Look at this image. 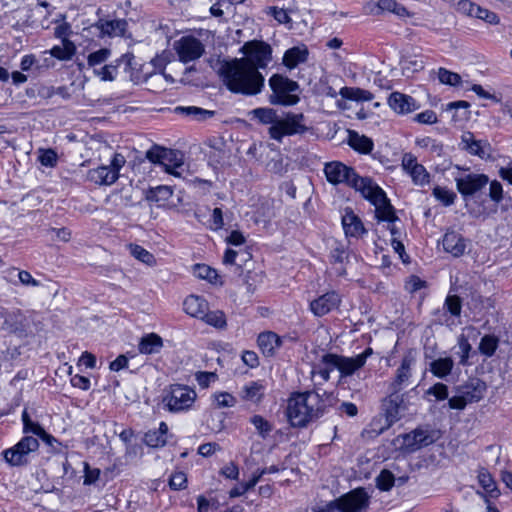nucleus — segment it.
<instances>
[{
  "instance_id": "nucleus-59",
  "label": "nucleus",
  "mask_w": 512,
  "mask_h": 512,
  "mask_svg": "<svg viewBox=\"0 0 512 512\" xmlns=\"http://www.w3.org/2000/svg\"><path fill=\"white\" fill-rule=\"evenodd\" d=\"M117 71V65H105L99 70H94V72L101 78L103 81H112L115 78V74Z\"/></svg>"
},
{
  "instance_id": "nucleus-55",
  "label": "nucleus",
  "mask_w": 512,
  "mask_h": 512,
  "mask_svg": "<svg viewBox=\"0 0 512 512\" xmlns=\"http://www.w3.org/2000/svg\"><path fill=\"white\" fill-rule=\"evenodd\" d=\"M218 408L233 407L236 404L235 397L228 392H221L214 395Z\"/></svg>"
},
{
  "instance_id": "nucleus-5",
  "label": "nucleus",
  "mask_w": 512,
  "mask_h": 512,
  "mask_svg": "<svg viewBox=\"0 0 512 512\" xmlns=\"http://www.w3.org/2000/svg\"><path fill=\"white\" fill-rule=\"evenodd\" d=\"M308 131L305 116L302 113L288 112L284 118H279L275 126H270L269 136L281 142L284 136L304 134Z\"/></svg>"
},
{
  "instance_id": "nucleus-49",
  "label": "nucleus",
  "mask_w": 512,
  "mask_h": 512,
  "mask_svg": "<svg viewBox=\"0 0 512 512\" xmlns=\"http://www.w3.org/2000/svg\"><path fill=\"white\" fill-rule=\"evenodd\" d=\"M111 51L107 48L99 49L88 56V65L94 67L104 63L110 56Z\"/></svg>"
},
{
  "instance_id": "nucleus-37",
  "label": "nucleus",
  "mask_w": 512,
  "mask_h": 512,
  "mask_svg": "<svg viewBox=\"0 0 512 512\" xmlns=\"http://www.w3.org/2000/svg\"><path fill=\"white\" fill-rule=\"evenodd\" d=\"M76 52L74 43L68 39H64L62 46H54L50 50V54L59 60H70Z\"/></svg>"
},
{
  "instance_id": "nucleus-41",
  "label": "nucleus",
  "mask_w": 512,
  "mask_h": 512,
  "mask_svg": "<svg viewBox=\"0 0 512 512\" xmlns=\"http://www.w3.org/2000/svg\"><path fill=\"white\" fill-rule=\"evenodd\" d=\"M129 250L131 255L137 260L145 263L149 266H152L156 263L155 257L149 251L144 249L142 246L137 244H130Z\"/></svg>"
},
{
  "instance_id": "nucleus-39",
  "label": "nucleus",
  "mask_w": 512,
  "mask_h": 512,
  "mask_svg": "<svg viewBox=\"0 0 512 512\" xmlns=\"http://www.w3.org/2000/svg\"><path fill=\"white\" fill-rule=\"evenodd\" d=\"M340 95L343 98L357 101H370L373 98L372 93L360 88L343 87L340 90Z\"/></svg>"
},
{
  "instance_id": "nucleus-64",
  "label": "nucleus",
  "mask_w": 512,
  "mask_h": 512,
  "mask_svg": "<svg viewBox=\"0 0 512 512\" xmlns=\"http://www.w3.org/2000/svg\"><path fill=\"white\" fill-rule=\"evenodd\" d=\"M415 120L421 124H434L437 122V115L433 110H425L417 114Z\"/></svg>"
},
{
  "instance_id": "nucleus-26",
  "label": "nucleus",
  "mask_w": 512,
  "mask_h": 512,
  "mask_svg": "<svg viewBox=\"0 0 512 512\" xmlns=\"http://www.w3.org/2000/svg\"><path fill=\"white\" fill-rule=\"evenodd\" d=\"M87 178L97 185H112L118 180L117 174L107 165L90 169Z\"/></svg>"
},
{
  "instance_id": "nucleus-4",
  "label": "nucleus",
  "mask_w": 512,
  "mask_h": 512,
  "mask_svg": "<svg viewBox=\"0 0 512 512\" xmlns=\"http://www.w3.org/2000/svg\"><path fill=\"white\" fill-rule=\"evenodd\" d=\"M269 86L272 90L269 101L273 105L293 106L300 101L299 84L286 76L272 75L269 79Z\"/></svg>"
},
{
  "instance_id": "nucleus-19",
  "label": "nucleus",
  "mask_w": 512,
  "mask_h": 512,
  "mask_svg": "<svg viewBox=\"0 0 512 512\" xmlns=\"http://www.w3.org/2000/svg\"><path fill=\"white\" fill-rule=\"evenodd\" d=\"M172 155V150L154 145L151 149L146 152V158L153 162L164 166L167 173L180 177V173L176 170L179 168V163H175L173 166L165 162L167 157Z\"/></svg>"
},
{
  "instance_id": "nucleus-42",
  "label": "nucleus",
  "mask_w": 512,
  "mask_h": 512,
  "mask_svg": "<svg viewBox=\"0 0 512 512\" xmlns=\"http://www.w3.org/2000/svg\"><path fill=\"white\" fill-rule=\"evenodd\" d=\"M206 324L215 328H224L226 326L225 314L222 311H205L204 317L201 318Z\"/></svg>"
},
{
  "instance_id": "nucleus-56",
  "label": "nucleus",
  "mask_w": 512,
  "mask_h": 512,
  "mask_svg": "<svg viewBox=\"0 0 512 512\" xmlns=\"http://www.w3.org/2000/svg\"><path fill=\"white\" fill-rule=\"evenodd\" d=\"M340 357L341 355L332 353L324 354L321 358V364L324 368L329 369V373L334 369H337L339 371L340 365H336V362H340Z\"/></svg>"
},
{
  "instance_id": "nucleus-23",
  "label": "nucleus",
  "mask_w": 512,
  "mask_h": 512,
  "mask_svg": "<svg viewBox=\"0 0 512 512\" xmlns=\"http://www.w3.org/2000/svg\"><path fill=\"white\" fill-rule=\"evenodd\" d=\"M486 385L479 379H471L466 384L459 387V393H462L466 398V402L473 403L478 402L483 398Z\"/></svg>"
},
{
  "instance_id": "nucleus-22",
  "label": "nucleus",
  "mask_w": 512,
  "mask_h": 512,
  "mask_svg": "<svg viewBox=\"0 0 512 512\" xmlns=\"http://www.w3.org/2000/svg\"><path fill=\"white\" fill-rule=\"evenodd\" d=\"M388 104L395 112L405 114L416 109L415 100L406 94L393 92L388 98Z\"/></svg>"
},
{
  "instance_id": "nucleus-24",
  "label": "nucleus",
  "mask_w": 512,
  "mask_h": 512,
  "mask_svg": "<svg viewBox=\"0 0 512 512\" xmlns=\"http://www.w3.org/2000/svg\"><path fill=\"white\" fill-rule=\"evenodd\" d=\"M128 23L124 19L114 20H100L97 27L101 34L109 37L124 36L127 30Z\"/></svg>"
},
{
  "instance_id": "nucleus-12",
  "label": "nucleus",
  "mask_w": 512,
  "mask_h": 512,
  "mask_svg": "<svg viewBox=\"0 0 512 512\" xmlns=\"http://www.w3.org/2000/svg\"><path fill=\"white\" fill-rule=\"evenodd\" d=\"M405 394L389 391V395L383 400L382 406L389 425L400 420L407 411Z\"/></svg>"
},
{
  "instance_id": "nucleus-28",
  "label": "nucleus",
  "mask_w": 512,
  "mask_h": 512,
  "mask_svg": "<svg viewBox=\"0 0 512 512\" xmlns=\"http://www.w3.org/2000/svg\"><path fill=\"white\" fill-rule=\"evenodd\" d=\"M308 54V49L304 45L292 47L284 53L283 64L287 68L293 69L300 63L306 62Z\"/></svg>"
},
{
  "instance_id": "nucleus-33",
  "label": "nucleus",
  "mask_w": 512,
  "mask_h": 512,
  "mask_svg": "<svg viewBox=\"0 0 512 512\" xmlns=\"http://www.w3.org/2000/svg\"><path fill=\"white\" fill-rule=\"evenodd\" d=\"M454 367V362L450 357L439 358L430 363L431 373L438 378L447 377Z\"/></svg>"
},
{
  "instance_id": "nucleus-11",
  "label": "nucleus",
  "mask_w": 512,
  "mask_h": 512,
  "mask_svg": "<svg viewBox=\"0 0 512 512\" xmlns=\"http://www.w3.org/2000/svg\"><path fill=\"white\" fill-rule=\"evenodd\" d=\"M241 51L247 56L246 59L250 60L253 66L259 68H266L272 58V49L270 45L263 41H249L246 42Z\"/></svg>"
},
{
  "instance_id": "nucleus-60",
  "label": "nucleus",
  "mask_w": 512,
  "mask_h": 512,
  "mask_svg": "<svg viewBox=\"0 0 512 512\" xmlns=\"http://www.w3.org/2000/svg\"><path fill=\"white\" fill-rule=\"evenodd\" d=\"M268 14H271L276 21H278L280 24H286L291 21L289 15L287 12L282 9L275 6L268 8Z\"/></svg>"
},
{
  "instance_id": "nucleus-36",
  "label": "nucleus",
  "mask_w": 512,
  "mask_h": 512,
  "mask_svg": "<svg viewBox=\"0 0 512 512\" xmlns=\"http://www.w3.org/2000/svg\"><path fill=\"white\" fill-rule=\"evenodd\" d=\"M250 114L264 125L275 126L279 120L277 112L272 108H256Z\"/></svg>"
},
{
  "instance_id": "nucleus-61",
  "label": "nucleus",
  "mask_w": 512,
  "mask_h": 512,
  "mask_svg": "<svg viewBox=\"0 0 512 512\" xmlns=\"http://www.w3.org/2000/svg\"><path fill=\"white\" fill-rule=\"evenodd\" d=\"M39 161L44 166L54 167L57 163V154L52 149L45 150L39 156Z\"/></svg>"
},
{
  "instance_id": "nucleus-9",
  "label": "nucleus",
  "mask_w": 512,
  "mask_h": 512,
  "mask_svg": "<svg viewBox=\"0 0 512 512\" xmlns=\"http://www.w3.org/2000/svg\"><path fill=\"white\" fill-rule=\"evenodd\" d=\"M369 502L370 497L364 488H356L334 500L340 512H365Z\"/></svg>"
},
{
  "instance_id": "nucleus-58",
  "label": "nucleus",
  "mask_w": 512,
  "mask_h": 512,
  "mask_svg": "<svg viewBox=\"0 0 512 512\" xmlns=\"http://www.w3.org/2000/svg\"><path fill=\"white\" fill-rule=\"evenodd\" d=\"M426 393L433 395L437 400H444L448 397V387L439 382L430 387Z\"/></svg>"
},
{
  "instance_id": "nucleus-27",
  "label": "nucleus",
  "mask_w": 512,
  "mask_h": 512,
  "mask_svg": "<svg viewBox=\"0 0 512 512\" xmlns=\"http://www.w3.org/2000/svg\"><path fill=\"white\" fill-rule=\"evenodd\" d=\"M183 307L188 315L201 320L208 310V303L203 297L190 295L184 300Z\"/></svg>"
},
{
  "instance_id": "nucleus-45",
  "label": "nucleus",
  "mask_w": 512,
  "mask_h": 512,
  "mask_svg": "<svg viewBox=\"0 0 512 512\" xmlns=\"http://www.w3.org/2000/svg\"><path fill=\"white\" fill-rule=\"evenodd\" d=\"M250 422L258 431L262 438H266L272 431V425L261 415H254L250 418Z\"/></svg>"
},
{
  "instance_id": "nucleus-47",
  "label": "nucleus",
  "mask_w": 512,
  "mask_h": 512,
  "mask_svg": "<svg viewBox=\"0 0 512 512\" xmlns=\"http://www.w3.org/2000/svg\"><path fill=\"white\" fill-rule=\"evenodd\" d=\"M438 79L442 84L457 86L461 83V76L445 68H439Z\"/></svg>"
},
{
  "instance_id": "nucleus-14",
  "label": "nucleus",
  "mask_w": 512,
  "mask_h": 512,
  "mask_svg": "<svg viewBox=\"0 0 512 512\" xmlns=\"http://www.w3.org/2000/svg\"><path fill=\"white\" fill-rule=\"evenodd\" d=\"M455 182L458 192L466 198L482 190L488 184L489 178L485 174L469 173L456 177Z\"/></svg>"
},
{
  "instance_id": "nucleus-50",
  "label": "nucleus",
  "mask_w": 512,
  "mask_h": 512,
  "mask_svg": "<svg viewBox=\"0 0 512 512\" xmlns=\"http://www.w3.org/2000/svg\"><path fill=\"white\" fill-rule=\"evenodd\" d=\"M445 307L453 316H460L461 314V299L457 295H448L445 300Z\"/></svg>"
},
{
  "instance_id": "nucleus-31",
  "label": "nucleus",
  "mask_w": 512,
  "mask_h": 512,
  "mask_svg": "<svg viewBox=\"0 0 512 512\" xmlns=\"http://www.w3.org/2000/svg\"><path fill=\"white\" fill-rule=\"evenodd\" d=\"M348 144L355 151L360 153H370L373 149V141L365 135H360L354 130L348 131Z\"/></svg>"
},
{
  "instance_id": "nucleus-18",
  "label": "nucleus",
  "mask_w": 512,
  "mask_h": 512,
  "mask_svg": "<svg viewBox=\"0 0 512 512\" xmlns=\"http://www.w3.org/2000/svg\"><path fill=\"white\" fill-rule=\"evenodd\" d=\"M461 144L463 145V149L471 155L478 156L481 159L490 156V144L487 141L476 140L471 132L462 135Z\"/></svg>"
},
{
  "instance_id": "nucleus-57",
  "label": "nucleus",
  "mask_w": 512,
  "mask_h": 512,
  "mask_svg": "<svg viewBox=\"0 0 512 512\" xmlns=\"http://www.w3.org/2000/svg\"><path fill=\"white\" fill-rule=\"evenodd\" d=\"M187 114L193 115L198 120H205L208 118H211L215 115V111L212 110H206L199 107H187L184 109Z\"/></svg>"
},
{
  "instance_id": "nucleus-43",
  "label": "nucleus",
  "mask_w": 512,
  "mask_h": 512,
  "mask_svg": "<svg viewBox=\"0 0 512 512\" xmlns=\"http://www.w3.org/2000/svg\"><path fill=\"white\" fill-rule=\"evenodd\" d=\"M415 185L424 186L430 182V174L421 164L414 166V169L408 173Z\"/></svg>"
},
{
  "instance_id": "nucleus-51",
  "label": "nucleus",
  "mask_w": 512,
  "mask_h": 512,
  "mask_svg": "<svg viewBox=\"0 0 512 512\" xmlns=\"http://www.w3.org/2000/svg\"><path fill=\"white\" fill-rule=\"evenodd\" d=\"M144 441L150 447L164 446L167 442L166 437L156 431H148L145 434Z\"/></svg>"
},
{
  "instance_id": "nucleus-63",
  "label": "nucleus",
  "mask_w": 512,
  "mask_h": 512,
  "mask_svg": "<svg viewBox=\"0 0 512 512\" xmlns=\"http://www.w3.org/2000/svg\"><path fill=\"white\" fill-rule=\"evenodd\" d=\"M196 380L202 388H207L212 381H215L217 375L214 372H197Z\"/></svg>"
},
{
  "instance_id": "nucleus-52",
  "label": "nucleus",
  "mask_w": 512,
  "mask_h": 512,
  "mask_svg": "<svg viewBox=\"0 0 512 512\" xmlns=\"http://www.w3.org/2000/svg\"><path fill=\"white\" fill-rule=\"evenodd\" d=\"M472 17L484 20L489 24H497L499 22V17L497 16L496 13L489 11L488 9L482 8L479 5Z\"/></svg>"
},
{
  "instance_id": "nucleus-32",
  "label": "nucleus",
  "mask_w": 512,
  "mask_h": 512,
  "mask_svg": "<svg viewBox=\"0 0 512 512\" xmlns=\"http://www.w3.org/2000/svg\"><path fill=\"white\" fill-rule=\"evenodd\" d=\"M264 396V386L257 381H252L245 385L241 392V397L245 401L259 403Z\"/></svg>"
},
{
  "instance_id": "nucleus-17",
  "label": "nucleus",
  "mask_w": 512,
  "mask_h": 512,
  "mask_svg": "<svg viewBox=\"0 0 512 512\" xmlns=\"http://www.w3.org/2000/svg\"><path fill=\"white\" fill-rule=\"evenodd\" d=\"M341 302L340 296L335 291L327 292L311 301L310 310L318 317L324 316L337 308Z\"/></svg>"
},
{
  "instance_id": "nucleus-16",
  "label": "nucleus",
  "mask_w": 512,
  "mask_h": 512,
  "mask_svg": "<svg viewBox=\"0 0 512 512\" xmlns=\"http://www.w3.org/2000/svg\"><path fill=\"white\" fill-rule=\"evenodd\" d=\"M0 317L3 319L0 329L7 333H23L26 330V317L19 309L2 310Z\"/></svg>"
},
{
  "instance_id": "nucleus-20",
  "label": "nucleus",
  "mask_w": 512,
  "mask_h": 512,
  "mask_svg": "<svg viewBox=\"0 0 512 512\" xmlns=\"http://www.w3.org/2000/svg\"><path fill=\"white\" fill-rule=\"evenodd\" d=\"M342 226L347 237L358 238L366 232L361 219L351 209L345 210V214L342 216Z\"/></svg>"
},
{
  "instance_id": "nucleus-1",
  "label": "nucleus",
  "mask_w": 512,
  "mask_h": 512,
  "mask_svg": "<svg viewBox=\"0 0 512 512\" xmlns=\"http://www.w3.org/2000/svg\"><path fill=\"white\" fill-rule=\"evenodd\" d=\"M324 174L330 184H345L360 192L365 199L374 205L376 217L379 221L394 223L398 220L385 192L371 178L360 177L352 167L340 161L326 163Z\"/></svg>"
},
{
  "instance_id": "nucleus-6",
  "label": "nucleus",
  "mask_w": 512,
  "mask_h": 512,
  "mask_svg": "<svg viewBox=\"0 0 512 512\" xmlns=\"http://www.w3.org/2000/svg\"><path fill=\"white\" fill-rule=\"evenodd\" d=\"M194 389L186 385L173 384L163 401L170 412H182L190 409L196 400Z\"/></svg>"
},
{
  "instance_id": "nucleus-3",
  "label": "nucleus",
  "mask_w": 512,
  "mask_h": 512,
  "mask_svg": "<svg viewBox=\"0 0 512 512\" xmlns=\"http://www.w3.org/2000/svg\"><path fill=\"white\" fill-rule=\"evenodd\" d=\"M334 396L320 390L307 391L291 396L287 405V417L293 427H305L321 417L333 404Z\"/></svg>"
},
{
  "instance_id": "nucleus-15",
  "label": "nucleus",
  "mask_w": 512,
  "mask_h": 512,
  "mask_svg": "<svg viewBox=\"0 0 512 512\" xmlns=\"http://www.w3.org/2000/svg\"><path fill=\"white\" fill-rule=\"evenodd\" d=\"M372 354V348L368 347L362 353L354 357H346L341 355L340 362H336V365H340V378L343 379L345 377L353 375L356 371H358L365 365L367 359Z\"/></svg>"
},
{
  "instance_id": "nucleus-38",
  "label": "nucleus",
  "mask_w": 512,
  "mask_h": 512,
  "mask_svg": "<svg viewBox=\"0 0 512 512\" xmlns=\"http://www.w3.org/2000/svg\"><path fill=\"white\" fill-rule=\"evenodd\" d=\"M382 11H389L402 15L406 12V9L404 6L399 5L396 0H379L370 10L373 14H379Z\"/></svg>"
},
{
  "instance_id": "nucleus-7",
  "label": "nucleus",
  "mask_w": 512,
  "mask_h": 512,
  "mask_svg": "<svg viewBox=\"0 0 512 512\" xmlns=\"http://www.w3.org/2000/svg\"><path fill=\"white\" fill-rule=\"evenodd\" d=\"M39 448L37 438L33 436L23 437L13 447L3 451V457L10 466H24L28 464L29 457Z\"/></svg>"
},
{
  "instance_id": "nucleus-34",
  "label": "nucleus",
  "mask_w": 512,
  "mask_h": 512,
  "mask_svg": "<svg viewBox=\"0 0 512 512\" xmlns=\"http://www.w3.org/2000/svg\"><path fill=\"white\" fill-rule=\"evenodd\" d=\"M173 190L170 186L160 185L145 192V199L150 202H164L171 198Z\"/></svg>"
},
{
  "instance_id": "nucleus-62",
  "label": "nucleus",
  "mask_w": 512,
  "mask_h": 512,
  "mask_svg": "<svg viewBox=\"0 0 512 512\" xmlns=\"http://www.w3.org/2000/svg\"><path fill=\"white\" fill-rule=\"evenodd\" d=\"M489 197L496 203H499L503 199V189L500 182L494 180L490 183Z\"/></svg>"
},
{
  "instance_id": "nucleus-2",
  "label": "nucleus",
  "mask_w": 512,
  "mask_h": 512,
  "mask_svg": "<svg viewBox=\"0 0 512 512\" xmlns=\"http://www.w3.org/2000/svg\"><path fill=\"white\" fill-rule=\"evenodd\" d=\"M217 73L227 89L242 95H256L264 86V77L246 58L219 63Z\"/></svg>"
},
{
  "instance_id": "nucleus-25",
  "label": "nucleus",
  "mask_w": 512,
  "mask_h": 512,
  "mask_svg": "<svg viewBox=\"0 0 512 512\" xmlns=\"http://www.w3.org/2000/svg\"><path fill=\"white\" fill-rule=\"evenodd\" d=\"M257 342L260 350L267 357L273 356L276 349H278L282 344L281 338L271 331L259 334Z\"/></svg>"
},
{
  "instance_id": "nucleus-29",
  "label": "nucleus",
  "mask_w": 512,
  "mask_h": 512,
  "mask_svg": "<svg viewBox=\"0 0 512 512\" xmlns=\"http://www.w3.org/2000/svg\"><path fill=\"white\" fill-rule=\"evenodd\" d=\"M163 347L162 338L156 333H149L143 336L138 344V350L142 354H157Z\"/></svg>"
},
{
  "instance_id": "nucleus-46",
  "label": "nucleus",
  "mask_w": 512,
  "mask_h": 512,
  "mask_svg": "<svg viewBox=\"0 0 512 512\" xmlns=\"http://www.w3.org/2000/svg\"><path fill=\"white\" fill-rule=\"evenodd\" d=\"M194 274L201 279H205L210 283H216L218 274L216 270L205 264H197L194 268Z\"/></svg>"
},
{
  "instance_id": "nucleus-44",
  "label": "nucleus",
  "mask_w": 512,
  "mask_h": 512,
  "mask_svg": "<svg viewBox=\"0 0 512 512\" xmlns=\"http://www.w3.org/2000/svg\"><path fill=\"white\" fill-rule=\"evenodd\" d=\"M434 197L445 206H450L456 199V194L445 187L436 186L433 189Z\"/></svg>"
},
{
  "instance_id": "nucleus-13",
  "label": "nucleus",
  "mask_w": 512,
  "mask_h": 512,
  "mask_svg": "<svg viewBox=\"0 0 512 512\" xmlns=\"http://www.w3.org/2000/svg\"><path fill=\"white\" fill-rule=\"evenodd\" d=\"M415 364V357L412 352H408L401 360L400 366L395 372L393 380L390 382L388 390L401 392L410 384L412 377V367Z\"/></svg>"
},
{
  "instance_id": "nucleus-8",
  "label": "nucleus",
  "mask_w": 512,
  "mask_h": 512,
  "mask_svg": "<svg viewBox=\"0 0 512 512\" xmlns=\"http://www.w3.org/2000/svg\"><path fill=\"white\" fill-rule=\"evenodd\" d=\"M440 438L439 431L428 426L418 427L413 431L402 435V448L407 452H415L429 446Z\"/></svg>"
},
{
  "instance_id": "nucleus-21",
  "label": "nucleus",
  "mask_w": 512,
  "mask_h": 512,
  "mask_svg": "<svg viewBox=\"0 0 512 512\" xmlns=\"http://www.w3.org/2000/svg\"><path fill=\"white\" fill-rule=\"evenodd\" d=\"M442 244L444 250L452 254L454 257L463 255L466 249V241L464 237L455 231L446 232L443 237Z\"/></svg>"
},
{
  "instance_id": "nucleus-30",
  "label": "nucleus",
  "mask_w": 512,
  "mask_h": 512,
  "mask_svg": "<svg viewBox=\"0 0 512 512\" xmlns=\"http://www.w3.org/2000/svg\"><path fill=\"white\" fill-rule=\"evenodd\" d=\"M477 478H478V482H479L480 486L485 491V494H484L485 499H488V498L495 499V498L499 497L500 490L498 489L492 475L488 472L487 469H485V468L479 469Z\"/></svg>"
},
{
  "instance_id": "nucleus-54",
  "label": "nucleus",
  "mask_w": 512,
  "mask_h": 512,
  "mask_svg": "<svg viewBox=\"0 0 512 512\" xmlns=\"http://www.w3.org/2000/svg\"><path fill=\"white\" fill-rule=\"evenodd\" d=\"M187 477L184 472H175L170 476L169 486L173 490H182L186 487Z\"/></svg>"
},
{
  "instance_id": "nucleus-35",
  "label": "nucleus",
  "mask_w": 512,
  "mask_h": 512,
  "mask_svg": "<svg viewBox=\"0 0 512 512\" xmlns=\"http://www.w3.org/2000/svg\"><path fill=\"white\" fill-rule=\"evenodd\" d=\"M349 253L342 244H337L330 253V259L333 264H339L340 266L336 269L339 276L346 275V268L344 263L348 260Z\"/></svg>"
},
{
  "instance_id": "nucleus-53",
  "label": "nucleus",
  "mask_w": 512,
  "mask_h": 512,
  "mask_svg": "<svg viewBox=\"0 0 512 512\" xmlns=\"http://www.w3.org/2000/svg\"><path fill=\"white\" fill-rule=\"evenodd\" d=\"M311 374L312 379L318 384L327 382L330 379L329 369L324 368L321 363L313 367Z\"/></svg>"
},
{
  "instance_id": "nucleus-40",
  "label": "nucleus",
  "mask_w": 512,
  "mask_h": 512,
  "mask_svg": "<svg viewBox=\"0 0 512 512\" xmlns=\"http://www.w3.org/2000/svg\"><path fill=\"white\" fill-rule=\"evenodd\" d=\"M499 344V339L495 335H485L479 343V351L481 354L491 357L494 355Z\"/></svg>"
},
{
  "instance_id": "nucleus-48",
  "label": "nucleus",
  "mask_w": 512,
  "mask_h": 512,
  "mask_svg": "<svg viewBox=\"0 0 512 512\" xmlns=\"http://www.w3.org/2000/svg\"><path fill=\"white\" fill-rule=\"evenodd\" d=\"M376 480L380 490L389 491L394 485L395 477L389 470H382Z\"/></svg>"
},
{
  "instance_id": "nucleus-10",
  "label": "nucleus",
  "mask_w": 512,
  "mask_h": 512,
  "mask_svg": "<svg viewBox=\"0 0 512 512\" xmlns=\"http://www.w3.org/2000/svg\"><path fill=\"white\" fill-rule=\"evenodd\" d=\"M173 48L179 60L183 63L195 61L205 52V46L202 41L192 35L182 36L176 40Z\"/></svg>"
}]
</instances>
